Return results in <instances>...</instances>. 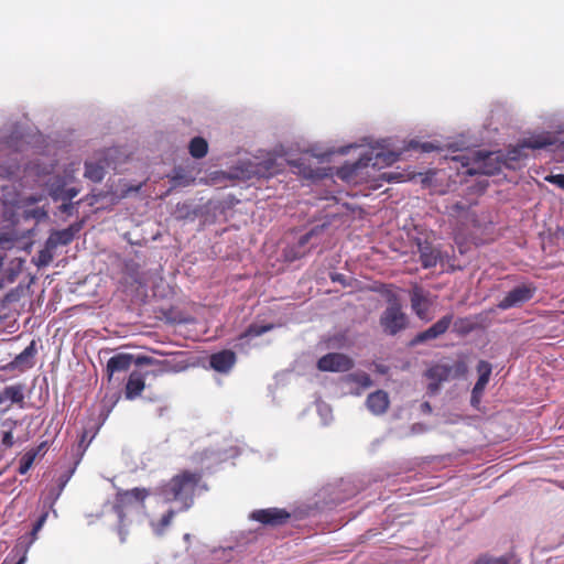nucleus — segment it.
<instances>
[{
  "label": "nucleus",
  "instance_id": "33",
  "mask_svg": "<svg viewBox=\"0 0 564 564\" xmlns=\"http://www.w3.org/2000/svg\"><path fill=\"white\" fill-rule=\"evenodd\" d=\"M381 294L386 297L388 306L401 305L398 294L392 290V285H383Z\"/></svg>",
  "mask_w": 564,
  "mask_h": 564
},
{
  "label": "nucleus",
  "instance_id": "28",
  "mask_svg": "<svg viewBox=\"0 0 564 564\" xmlns=\"http://www.w3.org/2000/svg\"><path fill=\"white\" fill-rule=\"evenodd\" d=\"M373 160L372 155H364L361 156L357 162H355L350 167H349V172H346L345 169H343L340 172H339V175L340 177L343 178H347L349 177L351 174H356L358 172L359 169L361 167H366L368 166L371 161Z\"/></svg>",
  "mask_w": 564,
  "mask_h": 564
},
{
  "label": "nucleus",
  "instance_id": "15",
  "mask_svg": "<svg viewBox=\"0 0 564 564\" xmlns=\"http://www.w3.org/2000/svg\"><path fill=\"white\" fill-rule=\"evenodd\" d=\"M237 361L236 354L232 350L224 349L215 352L209 357L210 367L221 373H227L235 366Z\"/></svg>",
  "mask_w": 564,
  "mask_h": 564
},
{
  "label": "nucleus",
  "instance_id": "5",
  "mask_svg": "<svg viewBox=\"0 0 564 564\" xmlns=\"http://www.w3.org/2000/svg\"><path fill=\"white\" fill-rule=\"evenodd\" d=\"M551 144H553V141L549 135H538L525 139L519 145L508 150V152L503 154V166L516 170L519 167V162L527 156L524 149H543Z\"/></svg>",
  "mask_w": 564,
  "mask_h": 564
},
{
  "label": "nucleus",
  "instance_id": "16",
  "mask_svg": "<svg viewBox=\"0 0 564 564\" xmlns=\"http://www.w3.org/2000/svg\"><path fill=\"white\" fill-rule=\"evenodd\" d=\"M475 204V202L470 200H456L445 206V213L451 217L462 218L466 221L475 223L476 216L470 212Z\"/></svg>",
  "mask_w": 564,
  "mask_h": 564
},
{
  "label": "nucleus",
  "instance_id": "39",
  "mask_svg": "<svg viewBox=\"0 0 564 564\" xmlns=\"http://www.w3.org/2000/svg\"><path fill=\"white\" fill-rule=\"evenodd\" d=\"M12 242L13 241L10 238L6 237L4 235L0 236V247L10 248Z\"/></svg>",
  "mask_w": 564,
  "mask_h": 564
},
{
  "label": "nucleus",
  "instance_id": "37",
  "mask_svg": "<svg viewBox=\"0 0 564 564\" xmlns=\"http://www.w3.org/2000/svg\"><path fill=\"white\" fill-rule=\"evenodd\" d=\"M77 194H78V189H76L74 187L68 188V189L65 191L63 199L70 200L72 198L77 196Z\"/></svg>",
  "mask_w": 564,
  "mask_h": 564
},
{
  "label": "nucleus",
  "instance_id": "4",
  "mask_svg": "<svg viewBox=\"0 0 564 564\" xmlns=\"http://www.w3.org/2000/svg\"><path fill=\"white\" fill-rule=\"evenodd\" d=\"M466 372L467 366L464 361H457L453 367L440 364L430 367L425 372L426 378L430 380L427 386L429 393L435 394L442 382L447 381L451 377L465 376Z\"/></svg>",
  "mask_w": 564,
  "mask_h": 564
},
{
  "label": "nucleus",
  "instance_id": "44",
  "mask_svg": "<svg viewBox=\"0 0 564 564\" xmlns=\"http://www.w3.org/2000/svg\"><path fill=\"white\" fill-rule=\"evenodd\" d=\"M479 398L480 395H477V397H474V393L471 392V402H478L479 401Z\"/></svg>",
  "mask_w": 564,
  "mask_h": 564
},
{
  "label": "nucleus",
  "instance_id": "43",
  "mask_svg": "<svg viewBox=\"0 0 564 564\" xmlns=\"http://www.w3.org/2000/svg\"><path fill=\"white\" fill-rule=\"evenodd\" d=\"M70 207H72V204H70V203H69V204H63V206H62V208H63V210H64V212L69 210V208H70Z\"/></svg>",
  "mask_w": 564,
  "mask_h": 564
},
{
  "label": "nucleus",
  "instance_id": "36",
  "mask_svg": "<svg viewBox=\"0 0 564 564\" xmlns=\"http://www.w3.org/2000/svg\"><path fill=\"white\" fill-rule=\"evenodd\" d=\"M1 444L6 447V448H10L13 446L14 444V441H13V434H12V431H8V432H4L3 433V436H2V440H1Z\"/></svg>",
  "mask_w": 564,
  "mask_h": 564
},
{
  "label": "nucleus",
  "instance_id": "20",
  "mask_svg": "<svg viewBox=\"0 0 564 564\" xmlns=\"http://www.w3.org/2000/svg\"><path fill=\"white\" fill-rule=\"evenodd\" d=\"M145 388V376L140 371H132L129 375L124 387V397L128 400H134L140 397Z\"/></svg>",
  "mask_w": 564,
  "mask_h": 564
},
{
  "label": "nucleus",
  "instance_id": "29",
  "mask_svg": "<svg viewBox=\"0 0 564 564\" xmlns=\"http://www.w3.org/2000/svg\"><path fill=\"white\" fill-rule=\"evenodd\" d=\"M36 457V452L35 451H30V452H26L22 458L20 459V466H19V473L21 475H24L26 474L31 466L33 465V462Z\"/></svg>",
  "mask_w": 564,
  "mask_h": 564
},
{
  "label": "nucleus",
  "instance_id": "14",
  "mask_svg": "<svg viewBox=\"0 0 564 564\" xmlns=\"http://www.w3.org/2000/svg\"><path fill=\"white\" fill-rule=\"evenodd\" d=\"M47 516V512L42 513L33 524L32 531L28 535L20 536L18 539V542L12 552H17V554L22 553V555L15 564H24L26 560V552L30 545L37 539V533L43 528Z\"/></svg>",
  "mask_w": 564,
  "mask_h": 564
},
{
  "label": "nucleus",
  "instance_id": "8",
  "mask_svg": "<svg viewBox=\"0 0 564 564\" xmlns=\"http://www.w3.org/2000/svg\"><path fill=\"white\" fill-rule=\"evenodd\" d=\"M379 323L386 334L394 336L408 327L409 321L406 314L402 311V306L397 305L387 306L380 316Z\"/></svg>",
  "mask_w": 564,
  "mask_h": 564
},
{
  "label": "nucleus",
  "instance_id": "3",
  "mask_svg": "<svg viewBox=\"0 0 564 564\" xmlns=\"http://www.w3.org/2000/svg\"><path fill=\"white\" fill-rule=\"evenodd\" d=\"M151 492L147 488H132L128 490L119 489L116 492L113 511L117 513L119 518V534L121 536V541L126 540V532H123V522L127 516V512L133 508L144 507V501L148 497H150Z\"/></svg>",
  "mask_w": 564,
  "mask_h": 564
},
{
  "label": "nucleus",
  "instance_id": "7",
  "mask_svg": "<svg viewBox=\"0 0 564 564\" xmlns=\"http://www.w3.org/2000/svg\"><path fill=\"white\" fill-rule=\"evenodd\" d=\"M133 362L135 365L161 364L160 361L153 359L152 357L139 356L134 359L133 355H131V354L120 352V354L112 356L107 361L106 372H107L108 379L110 380L111 377L117 372L128 371Z\"/></svg>",
  "mask_w": 564,
  "mask_h": 564
},
{
  "label": "nucleus",
  "instance_id": "21",
  "mask_svg": "<svg viewBox=\"0 0 564 564\" xmlns=\"http://www.w3.org/2000/svg\"><path fill=\"white\" fill-rule=\"evenodd\" d=\"M10 401L11 403L19 404L20 408L24 406V386L21 383L6 387L0 392V403Z\"/></svg>",
  "mask_w": 564,
  "mask_h": 564
},
{
  "label": "nucleus",
  "instance_id": "6",
  "mask_svg": "<svg viewBox=\"0 0 564 564\" xmlns=\"http://www.w3.org/2000/svg\"><path fill=\"white\" fill-rule=\"evenodd\" d=\"M538 286L533 282H523L513 286L498 302L497 307L507 311L513 307H521L530 302L536 294Z\"/></svg>",
  "mask_w": 564,
  "mask_h": 564
},
{
  "label": "nucleus",
  "instance_id": "11",
  "mask_svg": "<svg viewBox=\"0 0 564 564\" xmlns=\"http://www.w3.org/2000/svg\"><path fill=\"white\" fill-rule=\"evenodd\" d=\"M454 315L452 313L444 315L427 329L417 333L411 340V345H419L429 340H433L444 335L452 325Z\"/></svg>",
  "mask_w": 564,
  "mask_h": 564
},
{
  "label": "nucleus",
  "instance_id": "19",
  "mask_svg": "<svg viewBox=\"0 0 564 564\" xmlns=\"http://www.w3.org/2000/svg\"><path fill=\"white\" fill-rule=\"evenodd\" d=\"M79 225H70L69 227L62 230H54L50 234L47 240V245L50 248H57L58 246H67L69 245L75 235L79 231Z\"/></svg>",
  "mask_w": 564,
  "mask_h": 564
},
{
  "label": "nucleus",
  "instance_id": "34",
  "mask_svg": "<svg viewBox=\"0 0 564 564\" xmlns=\"http://www.w3.org/2000/svg\"><path fill=\"white\" fill-rule=\"evenodd\" d=\"M408 149L419 150L421 152L429 153V152L438 150L440 148L436 144L432 143V142H419V141L412 140L409 143Z\"/></svg>",
  "mask_w": 564,
  "mask_h": 564
},
{
  "label": "nucleus",
  "instance_id": "25",
  "mask_svg": "<svg viewBox=\"0 0 564 564\" xmlns=\"http://www.w3.org/2000/svg\"><path fill=\"white\" fill-rule=\"evenodd\" d=\"M188 151L193 158L202 159L208 152V143L204 138L195 137L189 142Z\"/></svg>",
  "mask_w": 564,
  "mask_h": 564
},
{
  "label": "nucleus",
  "instance_id": "42",
  "mask_svg": "<svg viewBox=\"0 0 564 564\" xmlns=\"http://www.w3.org/2000/svg\"><path fill=\"white\" fill-rule=\"evenodd\" d=\"M191 538H192V536H191V534H189V533H185V534H184V536H183L184 541H185V542H187V543H189V542H191Z\"/></svg>",
  "mask_w": 564,
  "mask_h": 564
},
{
  "label": "nucleus",
  "instance_id": "40",
  "mask_svg": "<svg viewBox=\"0 0 564 564\" xmlns=\"http://www.w3.org/2000/svg\"><path fill=\"white\" fill-rule=\"evenodd\" d=\"M173 180L175 181L176 184H185L186 183L185 181H183V176L176 171L173 176Z\"/></svg>",
  "mask_w": 564,
  "mask_h": 564
},
{
  "label": "nucleus",
  "instance_id": "10",
  "mask_svg": "<svg viewBox=\"0 0 564 564\" xmlns=\"http://www.w3.org/2000/svg\"><path fill=\"white\" fill-rule=\"evenodd\" d=\"M290 512L280 508L258 509L251 512L250 519L263 525L279 527L289 521Z\"/></svg>",
  "mask_w": 564,
  "mask_h": 564
},
{
  "label": "nucleus",
  "instance_id": "31",
  "mask_svg": "<svg viewBox=\"0 0 564 564\" xmlns=\"http://www.w3.org/2000/svg\"><path fill=\"white\" fill-rule=\"evenodd\" d=\"M54 250H55V248H50V246L47 245V240H46L44 248L42 250H40V252H39L37 264L39 265L50 264V262H52V260L54 258Z\"/></svg>",
  "mask_w": 564,
  "mask_h": 564
},
{
  "label": "nucleus",
  "instance_id": "2",
  "mask_svg": "<svg viewBox=\"0 0 564 564\" xmlns=\"http://www.w3.org/2000/svg\"><path fill=\"white\" fill-rule=\"evenodd\" d=\"M502 159L503 153L501 152H477L473 160L464 154L454 156L452 160L462 163V166L466 169L465 174L495 175L503 167Z\"/></svg>",
  "mask_w": 564,
  "mask_h": 564
},
{
  "label": "nucleus",
  "instance_id": "41",
  "mask_svg": "<svg viewBox=\"0 0 564 564\" xmlns=\"http://www.w3.org/2000/svg\"><path fill=\"white\" fill-rule=\"evenodd\" d=\"M94 202H98L99 199L105 197L104 192L93 193L91 194Z\"/></svg>",
  "mask_w": 564,
  "mask_h": 564
},
{
  "label": "nucleus",
  "instance_id": "23",
  "mask_svg": "<svg viewBox=\"0 0 564 564\" xmlns=\"http://www.w3.org/2000/svg\"><path fill=\"white\" fill-rule=\"evenodd\" d=\"M35 341L32 340L30 345L23 349V351L15 356V358L10 365L12 368H31L33 367L32 359L35 356Z\"/></svg>",
  "mask_w": 564,
  "mask_h": 564
},
{
  "label": "nucleus",
  "instance_id": "46",
  "mask_svg": "<svg viewBox=\"0 0 564 564\" xmlns=\"http://www.w3.org/2000/svg\"><path fill=\"white\" fill-rule=\"evenodd\" d=\"M3 564H6V562Z\"/></svg>",
  "mask_w": 564,
  "mask_h": 564
},
{
  "label": "nucleus",
  "instance_id": "22",
  "mask_svg": "<svg viewBox=\"0 0 564 564\" xmlns=\"http://www.w3.org/2000/svg\"><path fill=\"white\" fill-rule=\"evenodd\" d=\"M491 370V365L488 361L480 360L478 362L477 371L479 373V378L473 388L474 397L482 394L487 383L489 382Z\"/></svg>",
  "mask_w": 564,
  "mask_h": 564
},
{
  "label": "nucleus",
  "instance_id": "27",
  "mask_svg": "<svg viewBox=\"0 0 564 564\" xmlns=\"http://www.w3.org/2000/svg\"><path fill=\"white\" fill-rule=\"evenodd\" d=\"M474 564H520L519 561L512 556H500V557H492L489 555H481L479 556Z\"/></svg>",
  "mask_w": 564,
  "mask_h": 564
},
{
  "label": "nucleus",
  "instance_id": "9",
  "mask_svg": "<svg viewBox=\"0 0 564 564\" xmlns=\"http://www.w3.org/2000/svg\"><path fill=\"white\" fill-rule=\"evenodd\" d=\"M354 367V360L341 352H328L317 361V369L321 371L345 372Z\"/></svg>",
  "mask_w": 564,
  "mask_h": 564
},
{
  "label": "nucleus",
  "instance_id": "13",
  "mask_svg": "<svg viewBox=\"0 0 564 564\" xmlns=\"http://www.w3.org/2000/svg\"><path fill=\"white\" fill-rule=\"evenodd\" d=\"M419 260L424 269H431L443 262L442 251L427 240L416 239Z\"/></svg>",
  "mask_w": 564,
  "mask_h": 564
},
{
  "label": "nucleus",
  "instance_id": "18",
  "mask_svg": "<svg viewBox=\"0 0 564 564\" xmlns=\"http://www.w3.org/2000/svg\"><path fill=\"white\" fill-rule=\"evenodd\" d=\"M389 405V394L383 390H377L370 393L366 399V406L373 415L384 414Z\"/></svg>",
  "mask_w": 564,
  "mask_h": 564
},
{
  "label": "nucleus",
  "instance_id": "30",
  "mask_svg": "<svg viewBox=\"0 0 564 564\" xmlns=\"http://www.w3.org/2000/svg\"><path fill=\"white\" fill-rule=\"evenodd\" d=\"M399 159V154L394 152L381 153L378 152L375 156V161L371 163L373 166L379 165L380 163H384L387 165H391L397 162Z\"/></svg>",
  "mask_w": 564,
  "mask_h": 564
},
{
  "label": "nucleus",
  "instance_id": "45",
  "mask_svg": "<svg viewBox=\"0 0 564 564\" xmlns=\"http://www.w3.org/2000/svg\"><path fill=\"white\" fill-rule=\"evenodd\" d=\"M464 322H467V319H464V318L459 319V323H464Z\"/></svg>",
  "mask_w": 564,
  "mask_h": 564
},
{
  "label": "nucleus",
  "instance_id": "26",
  "mask_svg": "<svg viewBox=\"0 0 564 564\" xmlns=\"http://www.w3.org/2000/svg\"><path fill=\"white\" fill-rule=\"evenodd\" d=\"M273 328V325H258V324H251L248 326V328L241 333L238 337L239 340H243L245 338L249 337H258L263 335L264 333L271 330Z\"/></svg>",
  "mask_w": 564,
  "mask_h": 564
},
{
  "label": "nucleus",
  "instance_id": "38",
  "mask_svg": "<svg viewBox=\"0 0 564 564\" xmlns=\"http://www.w3.org/2000/svg\"><path fill=\"white\" fill-rule=\"evenodd\" d=\"M330 280H332L333 282H339V283H341L343 285H346V278H345V275H344V274H341V273H333V274H330Z\"/></svg>",
  "mask_w": 564,
  "mask_h": 564
},
{
  "label": "nucleus",
  "instance_id": "35",
  "mask_svg": "<svg viewBox=\"0 0 564 564\" xmlns=\"http://www.w3.org/2000/svg\"><path fill=\"white\" fill-rule=\"evenodd\" d=\"M545 180L564 189V174L550 175Z\"/></svg>",
  "mask_w": 564,
  "mask_h": 564
},
{
  "label": "nucleus",
  "instance_id": "12",
  "mask_svg": "<svg viewBox=\"0 0 564 564\" xmlns=\"http://www.w3.org/2000/svg\"><path fill=\"white\" fill-rule=\"evenodd\" d=\"M411 307L415 315L422 321H430L429 315L432 302L429 292L423 288L414 285L410 292Z\"/></svg>",
  "mask_w": 564,
  "mask_h": 564
},
{
  "label": "nucleus",
  "instance_id": "32",
  "mask_svg": "<svg viewBox=\"0 0 564 564\" xmlns=\"http://www.w3.org/2000/svg\"><path fill=\"white\" fill-rule=\"evenodd\" d=\"M349 380L362 388H369L372 384V380L367 372L350 373Z\"/></svg>",
  "mask_w": 564,
  "mask_h": 564
},
{
  "label": "nucleus",
  "instance_id": "24",
  "mask_svg": "<svg viewBox=\"0 0 564 564\" xmlns=\"http://www.w3.org/2000/svg\"><path fill=\"white\" fill-rule=\"evenodd\" d=\"M84 176L95 183L101 182L105 176V165L100 162H85Z\"/></svg>",
  "mask_w": 564,
  "mask_h": 564
},
{
  "label": "nucleus",
  "instance_id": "17",
  "mask_svg": "<svg viewBox=\"0 0 564 564\" xmlns=\"http://www.w3.org/2000/svg\"><path fill=\"white\" fill-rule=\"evenodd\" d=\"M316 234L317 229L314 228L308 232L304 234L303 236H301L296 245L286 249V259L290 261H294L305 257L311 250V247H307V245L312 241Z\"/></svg>",
  "mask_w": 564,
  "mask_h": 564
},
{
  "label": "nucleus",
  "instance_id": "1",
  "mask_svg": "<svg viewBox=\"0 0 564 564\" xmlns=\"http://www.w3.org/2000/svg\"><path fill=\"white\" fill-rule=\"evenodd\" d=\"M198 488L207 489V486L203 484V471L189 469L181 470L156 488V495L165 502H178L180 508H170L159 519L150 522L155 535L161 536L166 532L176 513L185 512L193 507Z\"/></svg>",
  "mask_w": 564,
  "mask_h": 564
}]
</instances>
